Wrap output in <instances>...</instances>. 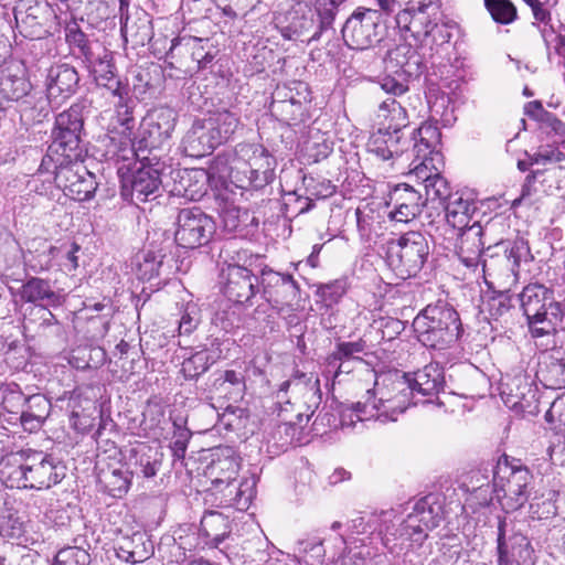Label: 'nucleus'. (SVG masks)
<instances>
[{
  "label": "nucleus",
  "mask_w": 565,
  "mask_h": 565,
  "mask_svg": "<svg viewBox=\"0 0 565 565\" xmlns=\"http://www.w3.org/2000/svg\"><path fill=\"white\" fill-rule=\"evenodd\" d=\"M396 514L393 510L373 513L367 516L359 515L348 522V535H340L348 557L354 559V565H367L369 562L382 554V547L388 553H397L394 540L411 542L412 546L420 547L428 537V530L419 523L416 515L409 513L396 527Z\"/></svg>",
  "instance_id": "f257e3e1"
},
{
  "label": "nucleus",
  "mask_w": 565,
  "mask_h": 565,
  "mask_svg": "<svg viewBox=\"0 0 565 565\" xmlns=\"http://www.w3.org/2000/svg\"><path fill=\"white\" fill-rule=\"evenodd\" d=\"M241 458L232 448H225L209 465L206 476L211 481L210 491L224 507L246 511L256 497L257 479L254 475L237 479Z\"/></svg>",
  "instance_id": "f03ea898"
},
{
  "label": "nucleus",
  "mask_w": 565,
  "mask_h": 565,
  "mask_svg": "<svg viewBox=\"0 0 565 565\" xmlns=\"http://www.w3.org/2000/svg\"><path fill=\"white\" fill-rule=\"evenodd\" d=\"M366 398L370 405L362 408L361 416H375L381 423L396 422L409 406L428 402L414 399L408 380L398 372L379 376L373 388L367 390Z\"/></svg>",
  "instance_id": "7ed1b4c3"
},
{
  "label": "nucleus",
  "mask_w": 565,
  "mask_h": 565,
  "mask_svg": "<svg viewBox=\"0 0 565 565\" xmlns=\"http://www.w3.org/2000/svg\"><path fill=\"white\" fill-rule=\"evenodd\" d=\"M413 328L423 345L438 351L451 348L462 333L459 313L444 301L426 306L414 319Z\"/></svg>",
  "instance_id": "20e7f679"
},
{
  "label": "nucleus",
  "mask_w": 565,
  "mask_h": 565,
  "mask_svg": "<svg viewBox=\"0 0 565 565\" xmlns=\"http://www.w3.org/2000/svg\"><path fill=\"white\" fill-rule=\"evenodd\" d=\"M275 160L256 143H238L228 161L227 177L241 189H262L274 180Z\"/></svg>",
  "instance_id": "39448f33"
},
{
  "label": "nucleus",
  "mask_w": 565,
  "mask_h": 565,
  "mask_svg": "<svg viewBox=\"0 0 565 565\" xmlns=\"http://www.w3.org/2000/svg\"><path fill=\"white\" fill-rule=\"evenodd\" d=\"M532 473L521 460L501 456L493 470V488L505 511H516L530 498Z\"/></svg>",
  "instance_id": "423d86ee"
},
{
  "label": "nucleus",
  "mask_w": 565,
  "mask_h": 565,
  "mask_svg": "<svg viewBox=\"0 0 565 565\" xmlns=\"http://www.w3.org/2000/svg\"><path fill=\"white\" fill-rule=\"evenodd\" d=\"M64 477V467L51 455L30 450L24 461L8 473V481L11 487L43 490L60 483Z\"/></svg>",
  "instance_id": "0eeeda50"
},
{
  "label": "nucleus",
  "mask_w": 565,
  "mask_h": 565,
  "mask_svg": "<svg viewBox=\"0 0 565 565\" xmlns=\"http://www.w3.org/2000/svg\"><path fill=\"white\" fill-rule=\"evenodd\" d=\"M428 256L429 244L426 236L420 232L411 231L397 241L390 242L386 259L398 276L407 278L420 271Z\"/></svg>",
  "instance_id": "6e6552de"
},
{
  "label": "nucleus",
  "mask_w": 565,
  "mask_h": 565,
  "mask_svg": "<svg viewBox=\"0 0 565 565\" xmlns=\"http://www.w3.org/2000/svg\"><path fill=\"white\" fill-rule=\"evenodd\" d=\"M422 56L408 44H401L388 51L386 71L394 73L385 75L381 82V88L388 95L402 96L408 93V82L422 70Z\"/></svg>",
  "instance_id": "1a4fd4ad"
},
{
  "label": "nucleus",
  "mask_w": 565,
  "mask_h": 565,
  "mask_svg": "<svg viewBox=\"0 0 565 565\" xmlns=\"http://www.w3.org/2000/svg\"><path fill=\"white\" fill-rule=\"evenodd\" d=\"M315 11L318 15L319 23L316 25L312 9L306 2H296L286 12L276 18V26L286 40L291 41H318L322 33L333 29V22L327 29H321V18L313 1ZM335 20V18L333 19Z\"/></svg>",
  "instance_id": "9d476101"
},
{
  "label": "nucleus",
  "mask_w": 565,
  "mask_h": 565,
  "mask_svg": "<svg viewBox=\"0 0 565 565\" xmlns=\"http://www.w3.org/2000/svg\"><path fill=\"white\" fill-rule=\"evenodd\" d=\"M136 126L131 107L128 105L127 96L116 106V116L113 121V129L105 138L106 153L115 161H127L136 157V138L134 129Z\"/></svg>",
  "instance_id": "9b49d317"
},
{
  "label": "nucleus",
  "mask_w": 565,
  "mask_h": 565,
  "mask_svg": "<svg viewBox=\"0 0 565 565\" xmlns=\"http://www.w3.org/2000/svg\"><path fill=\"white\" fill-rule=\"evenodd\" d=\"M440 137L438 127L431 121H426L418 128L419 139L415 138V143L411 149L414 168L409 171L408 177L415 178L423 189L425 183H429L435 173L439 171L434 166V161L440 158V153L436 151Z\"/></svg>",
  "instance_id": "f8f14e48"
},
{
  "label": "nucleus",
  "mask_w": 565,
  "mask_h": 565,
  "mask_svg": "<svg viewBox=\"0 0 565 565\" xmlns=\"http://www.w3.org/2000/svg\"><path fill=\"white\" fill-rule=\"evenodd\" d=\"M492 248H487L486 257L482 259V273L489 276H507L518 279L519 268L522 260L531 258L530 247L523 238L500 242Z\"/></svg>",
  "instance_id": "ddd939ff"
},
{
  "label": "nucleus",
  "mask_w": 565,
  "mask_h": 565,
  "mask_svg": "<svg viewBox=\"0 0 565 565\" xmlns=\"http://www.w3.org/2000/svg\"><path fill=\"white\" fill-rule=\"evenodd\" d=\"M382 13L379 10L358 7L342 28L345 44L353 50H366L380 42Z\"/></svg>",
  "instance_id": "4468645a"
},
{
  "label": "nucleus",
  "mask_w": 565,
  "mask_h": 565,
  "mask_svg": "<svg viewBox=\"0 0 565 565\" xmlns=\"http://www.w3.org/2000/svg\"><path fill=\"white\" fill-rule=\"evenodd\" d=\"M289 390H291L292 394H302L305 398L306 413L299 412L297 414V424L301 425L303 417L308 420L321 403L320 381L313 374L308 375L301 372H296L291 379L284 381L276 393V411L279 415L288 412V406L291 405L290 397L288 396Z\"/></svg>",
  "instance_id": "2eb2a0df"
},
{
  "label": "nucleus",
  "mask_w": 565,
  "mask_h": 565,
  "mask_svg": "<svg viewBox=\"0 0 565 565\" xmlns=\"http://www.w3.org/2000/svg\"><path fill=\"white\" fill-rule=\"evenodd\" d=\"M46 172L54 175L57 188L78 202L90 200L98 186L95 174L83 164V159L52 166Z\"/></svg>",
  "instance_id": "dca6fc26"
},
{
  "label": "nucleus",
  "mask_w": 565,
  "mask_h": 565,
  "mask_svg": "<svg viewBox=\"0 0 565 565\" xmlns=\"http://www.w3.org/2000/svg\"><path fill=\"white\" fill-rule=\"evenodd\" d=\"M215 233L213 218L201 209H182L177 217L175 243L183 248H196L206 245Z\"/></svg>",
  "instance_id": "f3484780"
},
{
  "label": "nucleus",
  "mask_w": 565,
  "mask_h": 565,
  "mask_svg": "<svg viewBox=\"0 0 565 565\" xmlns=\"http://www.w3.org/2000/svg\"><path fill=\"white\" fill-rule=\"evenodd\" d=\"M498 565H533L534 550L516 523L500 520L498 524Z\"/></svg>",
  "instance_id": "a211bd4d"
},
{
  "label": "nucleus",
  "mask_w": 565,
  "mask_h": 565,
  "mask_svg": "<svg viewBox=\"0 0 565 565\" xmlns=\"http://www.w3.org/2000/svg\"><path fill=\"white\" fill-rule=\"evenodd\" d=\"M82 132L83 130L64 129L54 126L52 143L41 161L39 171H51L52 166L84 159Z\"/></svg>",
  "instance_id": "6ab92c4d"
},
{
  "label": "nucleus",
  "mask_w": 565,
  "mask_h": 565,
  "mask_svg": "<svg viewBox=\"0 0 565 565\" xmlns=\"http://www.w3.org/2000/svg\"><path fill=\"white\" fill-rule=\"evenodd\" d=\"M446 247H454L459 260L469 269L476 270L480 264L481 253L484 247L482 241L483 227L479 222L457 230L455 233L443 234Z\"/></svg>",
  "instance_id": "aec40b11"
},
{
  "label": "nucleus",
  "mask_w": 565,
  "mask_h": 565,
  "mask_svg": "<svg viewBox=\"0 0 565 565\" xmlns=\"http://www.w3.org/2000/svg\"><path fill=\"white\" fill-rule=\"evenodd\" d=\"M222 291L228 300L252 305V299L258 292V277L248 268L228 264L221 270Z\"/></svg>",
  "instance_id": "412c9836"
},
{
  "label": "nucleus",
  "mask_w": 565,
  "mask_h": 565,
  "mask_svg": "<svg viewBox=\"0 0 565 565\" xmlns=\"http://www.w3.org/2000/svg\"><path fill=\"white\" fill-rule=\"evenodd\" d=\"M309 102L308 85L303 82H292L289 86L277 89L270 111L285 122L302 120L305 105Z\"/></svg>",
  "instance_id": "4be33fe9"
},
{
  "label": "nucleus",
  "mask_w": 565,
  "mask_h": 565,
  "mask_svg": "<svg viewBox=\"0 0 565 565\" xmlns=\"http://www.w3.org/2000/svg\"><path fill=\"white\" fill-rule=\"evenodd\" d=\"M174 130V119L170 111H160L146 117L136 138V152L141 149H158L163 146Z\"/></svg>",
  "instance_id": "5701e85b"
},
{
  "label": "nucleus",
  "mask_w": 565,
  "mask_h": 565,
  "mask_svg": "<svg viewBox=\"0 0 565 565\" xmlns=\"http://www.w3.org/2000/svg\"><path fill=\"white\" fill-rule=\"evenodd\" d=\"M79 77L76 70L68 64L51 66L47 70L45 87L46 97L52 108L75 93Z\"/></svg>",
  "instance_id": "b1692460"
},
{
  "label": "nucleus",
  "mask_w": 565,
  "mask_h": 565,
  "mask_svg": "<svg viewBox=\"0 0 565 565\" xmlns=\"http://www.w3.org/2000/svg\"><path fill=\"white\" fill-rule=\"evenodd\" d=\"M170 174L173 180L170 192L173 195L199 201L207 193L210 174L205 169H175Z\"/></svg>",
  "instance_id": "393cba45"
},
{
  "label": "nucleus",
  "mask_w": 565,
  "mask_h": 565,
  "mask_svg": "<svg viewBox=\"0 0 565 565\" xmlns=\"http://www.w3.org/2000/svg\"><path fill=\"white\" fill-rule=\"evenodd\" d=\"M415 137L419 139L418 128L412 137H406L403 129H379L370 141V150L382 160H388L408 151L415 143Z\"/></svg>",
  "instance_id": "a878e982"
},
{
  "label": "nucleus",
  "mask_w": 565,
  "mask_h": 565,
  "mask_svg": "<svg viewBox=\"0 0 565 565\" xmlns=\"http://www.w3.org/2000/svg\"><path fill=\"white\" fill-rule=\"evenodd\" d=\"M86 63L98 86L107 88L120 99L128 96V85L115 75L110 54L105 47L95 54L94 61H87Z\"/></svg>",
  "instance_id": "bb28decb"
},
{
  "label": "nucleus",
  "mask_w": 565,
  "mask_h": 565,
  "mask_svg": "<svg viewBox=\"0 0 565 565\" xmlns=\"http://www.w3.org/2000/svg\"><path fill=\"white\" fill-rule=\"evenodd\" d=\"M403 93L402 96L390 95L379 105L377 117L383 119V129H404L409 124L408 107L415 106L413 102H419L418 95H407Z\"/></svg>",
  "instance_id": "cd10ccee"
},
{
  "label": "nucleus",
  "mask_w": 565,
  "mask_h": 565,
  "mask_svg": "<svg viewBox=\"0 0 565 565\" xmlns=\"http://www.w3.org/2000/svg\"><path fill=\"white\" fill-rule=\"evenodd\" d=\"M32 89L22 65L10 63L0 67V97L9 102H18Z\"/></svg>",
  "instance_id": "c85d7f7f"
},
{
  "label": "nucleus",
  "mask_w": 565,
  "mask_h": 565,
  "mask_svg": "<svg viewBox=\"0 0 565 565\" xmlns=\"http://www.w3.org/2000/svg\"><path fill=\"white\" fill-rule=\"evenodd\" d=\"M162 458L158 447L141 443L130 450L127 466L131 476L152 478L158 473Z\"/></svg>",
  "instance_id": "c756f323"
},
{
  "label": "nucleus",
  "mask_w": 565,
  "mask_h": 565,
  "mask_svg": "<svg viewBox=\"0 0 565 565\" xmlns=\"http://www.w3.org/2000/svg\"><path fill=\"white\" fill-rule=\"evenodd\" d=\"M408 380L414 399H424V397L437 394L444 385V377L437 364H428L414 373H404Z\"/></svg>",
  "instance_id": "7c9ffc66"
},
{
  "label": "nucleus",
  "mask_w": 565,
  "mask_h": 565,
  "mask_svg": "<svg viewBox=\"0 0 565 565\" xmlns=\"http://www.w3.org/2000/svg\"><path fill=\"white\" fill-rule=\"evenodd\" d=\"M445 204V224L437 227L443 230L441 234L455 233L469 225L470 213L475 210L473 202L465 198L462 193H454Z\"/></svg>",
  "instance_id": "2f4dec72"
},
{
  "label": "nucleus",
  "mask_w": 565,
  "mask_h": 565,
  "mask_svg": "<svg viewBox=\"0 0 565 565\" xmlns=\"http://www.w3.org/2000/svg\"><path fill=\"white\" fill-rule=\"evenodd\" d=\"M507 404L524 415H535L540 412L537 392L525 377H514L510 384Z\"/></svg>",
  "instance_id": "473e14b6"
},
{
  "label": "nucleus",
  "mask_w": 565,
  "mask_h": 565,
  "mask_svg": "<svg viewBox=\"0 0 565 565\" xmlns=\"http://www.w3.org/2000/svg\"><path fill=\"white\" fill-rule=\"evenodd\" d=\"M115 551L118 558L137 564L145 562L153 554V544L146 533L135 532L130 536L120 537Z\"/></svg>",
  "instance_id": "72a5a7b5"
},
{
  "label": "nucleus",
  "mask_w": 565,
  "mask_h": 565,
  "mask_svg": "<svg viewBox=\"0 0 565 565\" xmlns=\"http://www.w3.org/2000/svg\"><path fill=\"white\" fill-rule=\"evenodd\" d=\"M203 122L216 147L227 142L241 125L238 114L228 109L210 113Z\"/></svg>",
  "instance_id": "f704fd0d"
},
{
  "label": "nucleus",
  "mask_w": 565,
  "mask_h": 565,
  "mask_svg": "<svg viewBox=\"0 0 565 565\" xmlns=\"http://www.w3.org/2000/svg\"><path fill=\"white\" fill-rule=\"evenodd\" d=\"M162 180L160 172L152 167H141L131 177V199L146 202L159 195Z\"/></svg>",
  "instance_id": "c9c22d12"
},
{
  "label": "nucleus",
  "mask_w": 565,
  "mask_h": 565,
  "mask_svg": "<svg viewBox=\"0 0 565 565\" xmlns=\"http://www.w3.org/2000/svg\"><path fill=\"white\" fill-rule=\"evenodd\" d=\"M547 310L541 312L530 326L531 334L534 338L556 333L565 329V306L553 297L547 301Z\"/></svg>",
  "instance_id": "e433bc0d"
},
{
  "label": "nucleus",
  "mask_w": 565,
  "mask_h": 565,
  "mask_svg": "<svg viewBox=\"0 0 565 565\" xmlns=\"http://www.w3.org/2000/svg\"><path fill=\"white\" fill-rule=\"evenodd\" d=\"M51 411V402L42 394H33L24 399L19 423L25 431L39 430Z\"/></svg>",
  "instance_id": "4c0bfd02"
},
{
  "label": "nucleus",
  "mask_w": 565,
  "mask_h": 565,
  "mask_svg": "<svg viewBox=\"0 0 565 565\" xmlns=\"http://www.w3.org/2000/svg\"><path fill=\"white\" fill-rule=\"evenodd\" d=\"M231 533L230 521L216 511L205 512L201 519L199 537L210 547H217Z\"/></svg>",
  "instance_id": "58836bf2"
},
{
  "label": "nucleus",
  "mask_w": 565,
  "mask_h": 565,
  "mask_svg": "<svg viewBox=\"0 0 565 565\" xmlns=\"http://www.w3.org/2000/svg\"><path fill=\"white\" fill-rule=\"evenodd\" d=\"M181 148L185 156L200 158L211 153L216 145L203 120H195L182 138Z\"/></svg>",
  "instance_id": "ea45409f"
},
{
  "label": "nucleus",
  "mask_w": 565,
  "mask_h": 565,
  "mask_svg": "<svg viewBox=\"0 0 565 565\" xmlns=\"http://www.w3.org/2000/svg\"><path fill=\"white\" fill-rule=\"evenodd\" d=\"M270 290L265 289L267 300L276 306H292L299 301L300 288L298 282L289 274L274 273L270 278Z\"/></svg>",
  "instance_id": "a19ab883"
},
{
  "label": "nucleus",
  "mask_w": 565,
  "mask_h": 565,
  "mask_svg": "<svg viewBox=\"0 0 565 565\" xmlns=\"http://www.w3.org/2000/svg\"><path fill=\"white\" fill-rule=\"evenodd\" d=\"M18 295L24 302H43L51 307H57L62 302V297L52 289L50 280L39 277L29 278L21 286Z\"/></svg>",
  "instance_id": "79ce46f5"
},
{
  "label": "nucleus",
  "mask_w": 565,
  "mask_h": 565,
  "mask_svg": "<svg viewBox=\"0 0 565 565\" xmlns=\"http://www.w3.org/2000/svg\"><path fill=\"white\" fill-rule=\"evenodd\" d=\"M539 375L543 385L547 388L559 390L565 387V352L552 350L540 367Z\"/></svg>",
  "instance_id": "37998d69"
},
{
  "label": "nucleus",
  "mask_w": 565,
  "mask_h": 565,
  "mask_svg": "<svg viewBox=\"0 0 565 565\" xmlns=\"http://www.w3.org/2000/svg\"><path fill=\"white\" fill-rule=\"evenodd\" d=\"M553 297V289L542 284L533 282L526 285L519 294V300L527 322L532 317L539 315V308L542 301H550Z\"/></svg>",
  "instance_id": "c03bdc74"
},
{
  "label": "nucleus",
  "mask_w": 565,
  "mask_h": 565,
  "mask_svg": "<svg viewBox=\"0 0 565 565\" xmlns=\"http://www.w3.org/2000/svg\"><path fill=\"white\" fill-rule=\"evenodd\" d=\"M411 513L417 516L423 529L428 532L439 525L444 514L438 495L433 493L416 501Z\"/></svg>",
  "instance_id": "a18cd8bd"
},
{
  "label": "nucleus",
  "mask_w": 565,
  "mask_h": 565,
  "mask_svg": "<svg viewBox=\"0 0 565 565\" xmlns=\"http://www.w3.org/2000/svg\"><path fill=\"white\" fill-rule=\"evenodd\" d=\"M166 255L161 250H143L136 257V275L140 280L150 281L162 274H169Z\"/></svg>",
  "instance_id": "49530a36"
},
{
  "label": "nucleus",
  "mask_w": 565,
  "mask_h": 565,
  "mask_svg": "<svg viewBox=\"0 0 565 565\" xmlns=\"http://www.w3.org/2000/svg\"><path fill=\"white\" fill-rule=\"evenodd\" d=\"M65 38L71 49L73 51L77 50L85 62L94 61L95 54L104 49L98 42H89L86 34L79 29L76 22L66 25Z\"/></svg>",
  "instance_id": "de8ad7c7"
},
{
  "label": "nucleus",
  "mask_w": 565,
  "mask_h": 565,
  "mask_svg": "<svg viewBox=\"0 0 565 565\" xmlns=\"http://www.w3.org/2000/svg\"><path fill=\"white\" fill-rule=\"evenodd\" d=\"M367 351L366 341L362 338L355 341H339L335 349L328 355L327 362L334 364L337 361L363 362L362 354Z\"/></svg>",
  "instance_id": "09e8293b"
},
{
  "label": "nucleus",
  "mask_w": 565,
  "mask_h": 565,
  "mask_svg": "<svg viewBox=\"0 0 565 565\" xmlns=\"http://www.w3.org/2000/svg\"><path fill=\"white\" fill-rule=\"evenodd\" d=\"M24 399L25 396L17 384L0 387V404L2 409L10 415L7 420L13 424L19 422Z\"/></svg>",
  "instance_id": "8fccbe9b"
},
{
  "label": "nucleus",
  "mask_w": 565,
  "mask_h": 565,
  "mask_svg": "<svg viewBox=\"0 0 565 565\" xmlns=\"http://www.w3.org/2000/svg\"><path fill=\"white\" fill-rule=\"evenodd\" d=\"M437 10L438 8L431 4H420L415 11V17L408 32L422 44L427 41V36L431 32L430 25H434L436 18L431 19L430 17L436 14Z\"/></svg>",
  "instance_id": "3c124183"
},
{
  "label": "nucleus",
  "mask_w": 565,
  "mask_h": 565,
  "mask_svg": "<svg viewBox=\"0 0 565 565\" xmlns=\"http://www.w3.org/2000/svg\"><path fill=\"white\" fill-rule=\"evenodd\" d=\"M215 361L216 358L207 350H201L182 362L181 372L185 379H198L201 374L205 373Z\"/></svg>",
  "instance_id": "603ef678"
},
{
  "label": "nucleus",
  "mask_w": 565,
  "mask_h": 565,
  "mask_svg": "<svg viewBox=\"0 0 565 565\" xmlns=\"http://www.w3.org/2000/svg\"><path fill=\"white\" fill-rule=\"evenodd\" d=\"M215 384L218 390L228 393L234 402L242 399L246 390L244 374L235 370L225 371Z\"/></svg>",
  "instance_id": "864d4df0"
},
{
  "label": "nucleus",
  "mask_w": 565,
  "mask_h": 565,
  "mask_svg": "<svg viewBox=\"0 0 565 565\" xmlns=\"http://www.w3.org/2000/svg\"><path fill=\"white\" fill-rule=\"evenodd\" d=\"M302 182L309 201L327 199L335 192V186L327 179L305 175Z\"/></svg>",
  "instance_id": "5fc2aeb1"
},
{
  "label": "nucleus",
  "mask_w": 565,
  "mask_h": 565,
  "mask_svg": "<svg viewBox=\"0 0 565 565\" xmlns=\"http://www.w3.org/2000/svg\"><path fill=\"white\" fill-rule=\"evenodd\" d=\"M85 105L82 103H75L71 107L60 113L55 118V127L64 129L83 130L84 128V115L83 111Z\"/></svg>",
  "instance_id": "6e6d98bb"
},
{
  "label": "nucleus",
  "mask_w": 565,
  "mask_h": 565,
  "mask_svg": "<svg viewBox=\"0 0 565 565\" xmlns=\"http://www.w3.org/2000/svg\"><path fill=\"white\" fill-rule=\"evenodd\" d=\"M484 6L498 23L509 24L516 19V9L509 0H484Z\"/></svg>",
  "instance_id": "4d7b16f0"
},
{
  "label": "nucleus",
  "mask_w": 565,
  "mask_h": 565,
  "mask_svg": "<svg viewBox=\"0 0 565 565\" xmlns=\"http://www.w3.org/2000/svg\"><path fill=\"white\" fill-rule=\"evenodd\" d=\"M391 201L393 203L407 204L408 207L422 209L424 206V200L420 190L415 189L413 185L402 183L391 193Z\"/></svg>",
  "instance_id": "13d9d810"
},
{
  "label": "nucleus",
  "mask_w": 565,
  "mask_h": 565,
  "mask_svg": "<svg viewBox=\"0 0 565 565\" xmlns=\"http://www.w3.org/2000/svg\"><path fill=\"white\" fill-rule=\"evenodd\" d=\"M89 553L77 546H67L60 550L53 565H89Z\"/></svg>",
  "instance_id": "bf43d9fd"
},
{
  "label": "nucleus",
  "mask_w": 565,
  "mask_h": 565,
  "mask_svg": "<svg viewBox=\"0 0 565 565\" xmlns=\"http://www.w3.org/2000/svg\"><path fill=\"white\" fill-rule=\"evenodd\" d=\"M223 227L228 233H235L248 218V213L238 206L226 204L220 213Z\"/></svg>",
  "instance_id": "052dcab7"
},
{
  "label": "nucleus",
  "mask_w": 565,
  "mask_h": 565,
  "mask_svg": "<svg viewBox=\"0 0 565 565\" xmlns=\"http://www.w3.org/2000/svg\"><path fill=\"white\" fill-rule=\"evenodd\" d=\"M429 183H425L424 190L426 193V200H439L446 203L449 198L454 194L450 192L447 180L438 171L435 177L430 179Z\"/></svg>",
  "instance_id": "680f3d73"
},
{
  "label": "nucleus",
  "mask_w": 565,
  "mask_h": 565,
  "mask_svg": "<svg viewBox=\"0 0 565 565\" xmlns=\"http://www.w3.org/2000/svg\"><path fill=\"white\" fill-rule=\"evenodd\" d=\"M512 309L511 298L505 294H499L487 300L484 310L493 320H499L510 313Z\"/></svg>",
  "instance_id": "e2e57ef3"
},
{
  "label": "nucleus",
  "mask_w": 565,
  "mask_h": 565,
  "mask_svg": "<svg viewBox=\"0 0 565 565\" xmlns=\"http://www.w3.org/2000/svg\"><path fill=\"white\" fill-rule=\"evenodd\" d=\"M104 483L113 497H121L130 486V480L119 469H114L104 476Z\"/></svg>",
  "instance_id": "0e129e2a"
},
{
  "label": "nucleus",
  "mask_w": 565,
  "mask_h": 565,
  "mask_svg": "<svg viewBox=\"0 0 565 565\" xmlns=\"http://www.w3.org/2000/svg\"><path fill=\"white\" fill-rule=\"evenodd\" d=\"M373 326L381 332L382 339L385 341L394 340L405 329V324L402 320L392 317H382L375 320Z\"/></svg>",
  "instance_id": "69168bd1"
},
{
  "label": "nucleus",
  "mask_w": 565,
  "mask_h": 565,
  "mask_svg": "<svg viewBox=\"0 0 565 565\" xmlns=\"http://www.w3.org/2000/svg\"><path fill=\"white\" fill-rule=\"evenodd\" d=\"M545 420L551 425V429L565 430V393L551 404L545 413Z\"/></svg>",
  "instance_id": "338daca9"
},
{
  "label": "nucleus",
  "mask_w": 565,
  "mask_h": 565,
  "mask_svg": "<svg viewBox=\"0 0 565 565\" xmlns=\"http://www.w3.org/2000/svg\"><path fill=\"white\" fill-rule=\"evenodd\" d=\"M547 452L554 465L565 466V430L554 429Z\"/></svg>",
  "instance_id": "774afa93"
}]
</instances>
